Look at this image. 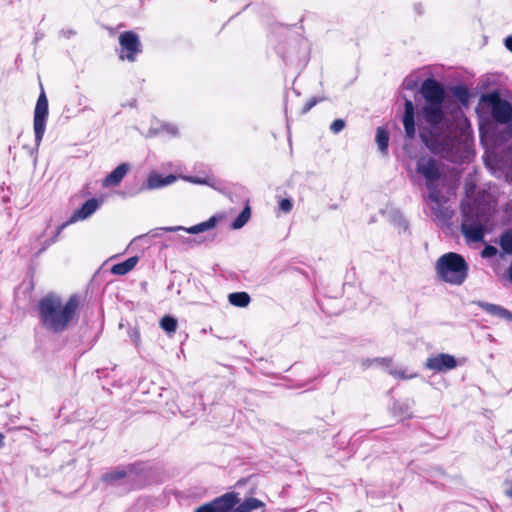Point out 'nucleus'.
I'll return each instance as SVG.
<instances>
[{
    "instance_id": "25",
    "label": "nucleus",
    "mask_w": 512,
    "mask_h": 512,
    "mask_svg": "<svg viewBox=\"0 0 512 512\" xmlns=\"http://www.w3.org/2000/svg\"><path fill=\"white\" fill-rule=\"evenodd\" d=\"M160 326L167 333H174L177 329V320L171 316H164L160 321Z\"/></svg>"
},
{
    "instance_id": "30",
    "label": "nucleus",
    "mask_w": 512,
    "mask_h": 512,
    "mask_svg": "<svg viewBox=\"0 0 512 512\" xmlns=\"http://www.w3.org/2000/svg\"><path fill=\"white\" fill-rule=\"evenodd\" d=\"M498 253V250L496 247L492 245H487L481 252V255L483 258H490L495 256Z\"/></svg>"
},
{
    "instance_id": "37",
    "label": "nucleus",
    "mask_w": 512,
    "mask_h": 512,
    "mask_svg": "<svg viewBox=\"0 0 512 512\" xmlns=\"http://www.w3.org/2000/svg\"><path fill=\"white\" fill-rule=\"evenodd\" d=\"M390 373L396 377L406 378L403 371L398 372L397 370H391Z\"/></svg>"
},
{
    "instance_id": "18",
    "label": "nucleus",
    "mask_w": 512,
    "mask_h": 512,
    "mask_svg": "<svg viewBox=\"0 0 512 512\" xmlns=\"http://www.w3.org/2000/svg\"><path fill=\"white\" fill-rule=\"evenodd\" d=\"M477 304L487 313L512 322V312H510L506 308L500 305L491 304L487 302H477Z\"/></svg>"
},
{
    "instance_id": "11",
    "label": "nucleus",
    "mask_w": 512,
    "mask_h": 512,
    "mask_svg": "<svg viewBox=\"0 0 512 512\" xmlns=\"http://www.w3.org/2000/svg\"><path fill=\"white\" fill-rule=\"evenodd\" d=\"M457 360L454 356L440 353L426 360V368L436 372H446L457 367Z\"/></svg>"
},
{
    "instance_id": "6",
    "label": "nucleus",
    "mask_w": 512,
    "mask_h": 512,
    "mask_svg": "<svg viewBox=\"0 0 512 512\" xmlns=\"http://www.w3.org/2000/svg\"><path fill=\"white\" fill-rule=\"evenodd\" d=\"M119 44L121 47L120 58L134 62L136 55L141 52V43L138 35L132 31L121 33L119 36Z\"/></svg>"
},
{
    "instance_id": "16",
    "label": "nucleus",
    "mask_w": 512,
    "mask_h": 512,
    "mask_svg": "<svg viewBox=\"0 0 512 512\" xmlns=\"http://www.w3.org/2000/svg\"><path fill=\"white\" fill-rule=\"evenodd\" d=\"M414 115V104L411 100L407 99L404 105L403 125L405 128L406 135L409 138H413L415 135Z\"/></svg>"
},
{
    "instance_id": "9",
    "label": "nucleus",
    "mask_w": 512,
    "mask_h": 512,
    "mask_svg": "<svg viewBox=\"0 0 512 512\" xmlns=\"http://www.w3.org/2000/svg\"><path fill=\"white\" fill-rule=\"evenodd\" d=\"M139 258L137 256H132L121 263L114 264L109 270L101 267L93 276L92 283L94 285H101L100 279L105 276V274L110 273L114 275H126L137 265Z\"/></svg>"
},
{
    "instance_id": "23",
    "label": "nucleus",
    "mask_w": 512,
    "mask_h": 512,
    "mask_svg": "<svg viewBox=\"0 0 512 512\" xmlns=\"http://www.w3.org/2000/svg\"><path fill=\"white\" fill-rule=\"evenodd\" d=\"M452 94L459 100L461 104L467 106L469 103V91L465 86H455L452 88Z\"/></svg>"
},
{
    "instance_id": "3",
    "label": "nucleus",
    "mask_w": 512,
    "mask_h": 512,
    "mask_svg": "<svg viewBox=\"0 0 512 512\" xmlns=\"http://www.w3.org/2000/svg\"><path fill=\"white\" fill-rule=\"evenodd\" d=\"M436 269L445 282L461 285L467 277L468 265L461 255L449 252L437 260Z\"/></svg>"
},
{
    "instance_id": "33",
    "label": "nucleus",
    "mask_w": 512,
    "mask_h": 512,
    "mask_svg": "<svg viewBox=\"0 0 512 512\" xmlns=\"http://www.w3.org/2000/svg\"><path fill=\"white\" fill-rule=\"evenodd\" d=\"M187 180L195 184H208L207 180L198 177H189Z\"/></svg>"
},
{
    "instance_id": "14",
    "label": "nucleus",
    "mask_w": 512,
    "mask_h": 512,
    "mask_svg": "<svg viewBox=\"0 0 512 512\" xmlns=\"http://www.w3.org/2000/svg\"><path fill=\"white\" fill-rule=\"evenodd\" d=\"M100 204L95 198L87 200L79 209L75 210L71 215L68 223H75L89 218L98 208Z\"/></svg>"
},
{
    "instance_id": "32",
    "label": "nucleus",
    "mask_w": 512,
    "mask_h": 512,
    "mask_svg": "<svg viewBox=\"0 0 512 512\" xmlns=\"http://www.w3.org/2000/svg\"><path fill=\"white\" fill-rule=\"evenodd\" d=\"M319 102V100L317 98H312L310 99L303 107L302 109V114H305L307 113L310 109H312L317 103Z\"/></svg>"
},
{
    "instance_id": "1",
    "label": "nucleus",
    "mask_w": 512,
    "mask_h": 512,
    "mask_svg": "<svg viewBox=\"0 0 512 512\" xmlns=\"http://www.w3.org/2000/svg\"><path fill=\"white\" fill-rule=\"evenodd\" d=\"M82 299L73 294L68 299L49 293L42 297L38 304V317L41 326L53 333H62L76 320Z\"/></svg>"
},
{
    "instance_id": "7",
    "label": "nucleus",
    "mask_w": 512,
    "mask_h": 512,
    "mask_svg": "<svg viewBox=\"0 0 512 512\" xmlns=\"http://www.w3.org/2000/svg\"><path fill=\"white\" fill-rule=\"evenodd\" d=\"M237 503V494L230 492L199 506L195 512H229Z\"/></svg>"
},
{
    "instance_id": "34",
    "label": "nucleus",
    "mask_w": 512,
    "mask_h": 512,
    "mask_svg": "<svg viewBox=\"0 0 512 512\" xmlns=\"http://www.w3.org/2000/svg\"><path fill=\"white\" fill-rule=\"evenodd\" d=\"M166 130H167V132H169L172 135H177L178 134V129L174 125L167 126Z\"/></svg>"
},
{
    "instance_id": "21",
    "label": "nucleus",
    "mask_w": 512,
    "mask_h": 512,
    "mask_svg": "<svg viewBox=\"0 0 512 512\" xmlns=\"http://www.w3.org/2000/svg\"><path fill=\"white\" fill-rule=\"evenodd\" d=\"M228 300L234 306L246 307L250 302V296L246 292H236L229 294Z\"/></svg>"
},
{
    "instance_id": "38",
    "label": "nucleus",
    "mask_w": 512,
    "mask_h": 512,
    "mask_svg": "<svg viewBox=\"0 0 512 512\" xmlns=\"http://www.w3.org/2000/svg\"><path fill=\"white\" fill-rule=\"evenodd\" d=\"M4 435L0 433V448L4 445Z\"/></svg>"
},
{
    "instance_id": "28",
    "label": "nucleus",
    "mask_w": 512,
    "mask_h": 512,
    "mask_svg": "<svg viewBox=\"0 0 512 512\" xmlns=\"http://www.w3.org/2000/svg\"><path fill=\"white\" fill-rule=\"evenodd\" d=\"M346 126V123L343 119H336L330 125V130L334 134L340 133Z\"/></svg>"
},
{
    "instance_id": "36",
    "label": "nucleus",
    "mask_w": 512,
    "mask_h": 512,
    "mask_svg": "<svg viewBox=\"0 0 512 512\" xmlns=\"http://www.w3.org/2000/svg\"><path fill=\"white\" fill-rule=\"evenodd\" d=\"M507 488H506V495L512 498V481L506 482Z\"/></svg>"
},
{
    "instance_id": "27",
    "label": "nucleus",
    "mask_w": 512,
    "mask_h": 512,
    "mask_svg": "<svg viewBox=\"0 0 512 512\" xmlns=\"http://www.w3.org/2000/svg\"><path fill=\"white\" fill-rule=\"evenodd\" d=\"M71 223H68L65 222L63 224H61L55 231L53 237H51L50 239L46 240L44 242V245L43 247L40 249L39 253H41L42 251H44L47 247H49L50 245H52L53 243H55L58 239V237L60 236L61 232L63 231L64 228H66L68 225H70Z\"/></svg>"
},
{
    "instance_id": "29",
    "label": "nucleus",
    "mask_w": 512,
    "mask_h": 512,
    "mask_svg": "<svg viewBox=\"0 0 512 512\" xmlns=\"http://www.w3.org/2000/svg\"><path fill=\"white\" fill-rule=\"evenodd\" d=\"M293 208V202L291 199L285 198L279 202V209L284 213H289Z\"/></svg>"
},
{
    "instance_id": "8",
    "label": "nucleus",
    "mask_w": 512,
    "mask_h": 512,
    "mask_svg": "<svg viewBox=\"0 0 512 512\" xmlns=\"http://www.w3.org/2000/svg\"><path fill=\"white\" fill-rule=\"evenodd\" d=\"M421 94L426 104H443L445 100L444 87L433 78L426 79L421 85Z\"/></svg>"
},
{
    "instance_id": "10",
    "label": "nucleus",
    "mask_w": 512,
    "mask_h": 512,
    "mask_svg": "<svg viewBox=\"0 0 512 512\" xmlns=\"http://www.w3.org/2000/svg\"><path fill=\"white\" fill-rule=\"evenodd\" d=\"M461 232L470 242H480L484 237V226L479 218H474L464 214L461 224Z\"/></svg>"
},
{
    "instance_id": "12",
    "label": "nucleus",
    "mask_w": 512,
    "mask_h": 512,
    "mask_svg": "<svg viewBox=\"0 0 512 512\" xmlns=\"http://www.w3.org/2000/svg\"><path fill=\"white\" fill-rule=\"evenodd\" d=\"M219 220H220V217L214 215V216L210 217L207 221L201 222V223L191 226L189 228H184L183 226H174V227H162V228H159L158 230H163V231H167V232H176V231L183 230L186 233L199 234V233L214 229L216 227V225L218 224Z\"/></svg>"
},
{
    "instance_id": "31",
    "label": "nucleus",
    "mask_w": 512,
    "mask_h": 512,
    "mask_svg": "<svg viewBox=\"0 0 512 512\" xmlns=\"http://www.w3.org/2000/svg\"><path fill=\"white\" fill-rule=\"evenodd\" d=\"M178 241H180L182 244H185V245H188V246H192L194 244H198L199 242H197L195 239L191 238V237H185V236H178L176 238Z\"/></svg>"
},
{
    "instance_id": "19",
    "label": "nucleus",
    "mask_w": 512,
    "mask_h": 512,
    "mask_svg": "<svg viewBox=\"0 0 512 512\" xmlns=\"http://www.w3.org/2000/svg\"><path fill=\"white\" fill-rule=\"evenodd\" d=\"M264 506V503L256 498L246 499L243 503H241L238 507H236L231 512H251L255 509L261 508Z\"/></svg>"
},
{
    "instance_id": "24",
    "label": "nucleus",
    "mask_w": 512,
    "mask_h": 512,
    "mask_svg": "<svg viewBox=\"0 0 512 512\" xmlns=\"http://www.w3.org/2000/svg\"><path fill=\"white\" fill-rule=\"evenodd\" d=\"M251 211L249 206H246L242 212L238 215V217L233 221L232 228L240 229L242 228L250 219Z\"/></svg>"
},
{
    "instance_id": "2",
    "label": "nucleus",
    "mask_w": 512,
    "mask_h": 512,
    "mask_svg": "<svg viewBox=\"0 0 512 512\" xmlns=\"http://www.w3.org/2000/svg\"><path fill=\"white\" fill-rule=\"evenodd\" d=\"M416 171L425 179L428 189L427 202L433 214L438 219L451 218L452 212L443 206L447 201L442 194V188L447 182L444 165L432 157H422L417 161Z\"/></svg>"
},
{
    "instance_id": "4",
    "label": "nucleus",
    "mask_w": 512,
    "mask_h": 512,
    "mask_svg": "<svg viewBox=\"0 0 512 512\" xmlns=\"http://www.w3.org/2000/svg\"><path fill=\"white\" fill-rule=\"evenodd\" d=\"M40 88L41 92L37 99L33 119V129L35 134L36 146H39L43 139L46 130V122L48 118V100L42 84L40 85Z\"/></svg>"
},
{
    "instance_id": "17",
    "label": "nucleus",
    "mask_w": 512,
    "mask_h": 512,
    "mask_svg": "<svg viewBox=\"0 0 512 512\" xmlns=\"http://www.w3.org/2000/svg\"><path fill=\"white\" fill-rule=\"evenodd\" d=\"M175 181H176V176H174L172 174L162 177L161 175H159L157 173H152L149 175L146 185L142 189H147V190L158 189V188H162V187L171 185Z\"/></svg>"
},
{
    "instance_id": "35",
    "label": "nucleus",
    "mask_w": 512,
    "mask_h": 512,
    "mask_svg": "<svg viewBox=\"0 0 512 512\" xmlns=\"http://www.w3.org/2000/svg\"><path fill=\"white\" fill-rule=\"evenodd\" d=\"M505 46L508 50H510L512 52V35L508 36L506 39H505Z\"/></svg>"
},
{
    "instance_id": "5",
    "label": "nucleus",
    "mask_w": 512,
    "mask_h": 512,
    "mask_svg": "<svg viewBox=\"0 0 512 512\" xmlns=\"http://www.w3.org/2000/svg\"><path fill=\"white\" fill-rule=\"evenodd\" d=\"M484 100L491 105L492 116L497 122L506 124L512 120V105L501 99L498 93L488 94Z\"/></svg>"
},
{
    "instance_id": "22",
    "label": "nucleus",
    "mask_w": 512,
    "mask_h": 512,
    "mask_svg": "<svg viewBox=\"0 0 512 512\" xmlns=\"http://www.w3.org/2000/svg\"><path fill=\"white\" fill-rule=\"evenodd\" d=\"M499 244L504 253L512 255V229L500 236Z\"/></svg>"
},
{
    "instance_id": "20",
    "label": "nucleus",
    "mask_w": 512,
    "mask_h": 512,
    "mask_svg": "<svg viewBox=\"0 0 512 512\" xmlns=\"http://www.w3.org/2000/svg\"><path fill=\"white\" fill-rule=\"evenodd\" d=\"M376 143L381 153L386 154L389 144V133L383 127H378L376 132Z\"/></svg>"
},
{
    "instance_id": "15",
    "label": "nucleus",
    "mask_w": 512,
    "mask_h": 512,
    "mask_svg": "<svg viewBox=\"0 0 512 512\" xmlns=\"http://www.w3.org/2000/svg\"><path fill=\"white\" fill-rule=\"evenodd\" d=\"M130 169L128 163L118 165L112 172H110L103 180L104 187H114L121 183L125 175Z\"/></svg>"
},
{
    "instance_id": "13",
    "label": "nucleus",
    "mask_w": 512,
    "mask_h": 512,
    "mask_svg": "<svg viewBox=\"0 0 512 512\" xmlns=\"http://www.w3.org/2000/svg\"><path fill=\"white\" fill-rule=\"evenodd\" d=\"M423 117L429 125L437 127L445 118L443 104H425L423 107Z\"/></svg>"
},
{
    "instance_id": "26",
    "label": "nucleus",
    "mask_w": 512,
    "mask_h": 512,
    "mask_svg": "<svg viewBox=\"0 0 512 512\" xmlns=\"http://www.w3.org/2000/svg\"><path fill=\"white\" fill-rule=\"evenodd\" d=\"M127 475L125 469H116L103 475L102 480L107 483L124 478Z\"/></svg>"
}]
</instances>
